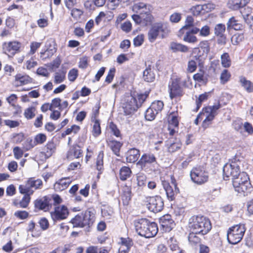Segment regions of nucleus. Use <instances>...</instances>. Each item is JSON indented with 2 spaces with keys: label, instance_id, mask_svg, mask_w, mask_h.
I'll use <instances>...</instances> for the list:
<instances>
[{
  "label": "nucleus",
  "instance_id": "obj_16",
  "mask_svg": "<svg viewBox=\"0 0 253 253\" xmlns=\"http://www.w3.org/2000/svg\"><path fill=\"white\" fill-rule=\"evenodd\" d=\"M50 201V199L49 197L44 196L42 198L37 199L35 201V207L39 210L46 211L49 210Z\"/></svg>",
  "mask_w": 253,
  "mask_h": 253
},
{
  "label": "nucleus",
  "instance_id": "obj_27",
  "mask_svg": "<svg viewBox=\"0 0 253 253\" xmlns=\"http://www.w3.org/2000/svg\"><path fill=\"white\" fill-rule=\"evenodd\" d=\"M83 217L85 225H89L94 220V213L93 210H88L83 213Z\"/></svg>",
  "mask_w": 253,
  "mask_h": 253
},
{
  "label": "nucleus",
  "instance_id": "obj_51",
  "mask_svg": "<svg viewBox=\"0 0 253 253\" xmlns=\"http://www.w3.org/2000/svg\"><path fill=\"white\" fill-rule=\"evenodd\" d=\"M157 113H156L154 110L152 109L150 107L145 112V117L147 120L152 121L153 120Z\"/></svg>",
  "mask_w": 253,
  "mask_h": 253
},
{
  "label": "nucleus",
  "instance_id": "obj_21",
  "mask_svg": "<svg viewBox=\"0 0 253 253\" xmlns=\"http://www.w3.org/2000/svg\"><path fill=\"white\" fill-rule=\"evenodd\" d=\"M199 22L194 23L193 18L191 16H187L185 25L180 29L179 33V36H181V34H184L185 30H189L190 28L193 27L194 26H199Z\"/></svg>",
  "mask_w": 253,
  "mask_h": 253
},
{
  "label": "nucleus",
  "instance_id": "obj_1",
  "mask_svg": "<svg viewBox=\"0 0 253 253\" xmlns=\"http://www.w3.org/2000/svg\"><path fill=\"white\" fill-rule=\"evenodd\" d=\"M188 226L190 231L199 233L201 235L207 234L211 228L209 219L202 215L192 216L189 219Z\"/></svg>",
  "mask_w": 253,
  "mask_h": 253
},
{
  "label": "nucleus",
  "instance_id": "obj_26",
  "mask_svg": "<svg viewBox=\"0 0 253 253\" xmlns=\"http://www.w3.org/2000/svg\"><path fill=\"white\" fill-rule=\"evenodd\" d=\"M82 155L81 148L78 145L73 146L68 155V158L70 159H78Z\"/></svg>",
  "mask_w": 253,
  "mask_h": 253
},
{
  "label": "nucleus",
  "instance_id": "obj_30",
  "mask_svg": "<svg viewBox=\"0 0 253 253\" xmlns=\"http://www.w3.org/2000/svg\"><path fill=\"white\" fill-rule=\"evenodd\" d=\"M199 233H196L193 231H190V233L188 236V241L192 246H195L201 242V238Z\"/></svg>",
  "mask_w": 253,
  "mask_h": 253
},
{
  "label": "nucleus",
  "instance_id": "obj_42",
  "mask_svg": "<svg viewBox=\"0 0 253 253\" xmlns=\"http://www.w3.org/2000/svg\"><path fill=\"white\" fill-rule=\"evenodd\" d=\"M131 171L130 169L127 167L122 168L120 170V179L122 180H126L130 176Z\"/></svg>",
  "mask_w": 253,
  "mask_h": 253
},
{
  "label": "nucleus",
  "instance_id": "obj_14",
  "mask_svg": "<svg viewBox=\"0 0 253 253\" xmlns=\"http://www.w3.org/2000/svg\"><path fill=\"white\" fill-rule=\"evenodd\" d=\"M162 185L166 191L168 198L170 201L173 200L174 199L175 195L179 192L177 186H175V187H173L166 181H163Z\"/></svg>",
  "mask_w": 253,
  "mask_h": 253
},
{
  "label": "nucleus",
  "instance_id": "obj_28",
  "mask_svg": "<svg viewBox=\"0 0 253 253\" xmlns=\"http://www.w3.org/2000/svg\"><path fill=\"white\" fill-rule=\"evenodd\" d=\"M131 189L130 187L125 186L123 189L122 199L124 205H127L131 199Z\"/></svg>",
  "mask_w": 253,
  "mask_h": 253
},
{
  "label": "nucleus",
  "instance_id": "obj_53",
  "mask_svg": "<svg viewBox=\"0 0 253 253\" xmlns=\"http://www.w3.org/2000/svg\"><path fill=\"white\" fill-rule=\"evenodd\" d=\"M65 78V74L64 73L57 72L55 74L54 83L59 84L63 82Z\"/></svg>",
  "mask_w": 253,
  "mask_h": 253
},
{
  "label": "nucleus",
  "instance_id": "obj_57",
  "mask_svg": "<svg viewBox=\"0 0 253 253\" xmlns=\"http://www.w3.org/2000/svg\"><path fill=\"white\" fill-rule=\"evenodd\" d=\"M199 46L202 49H203V52L205 53L206 56H207L208 53L210 51V46L208 41H203L200 42Z\"/></svg>",
  "mask_w": 253,
  "mask_h": 253
},
{
  "label": "nucleus",
  "instance_id": "obj_13",
  "mask_svg": "<svg viewBox=\"0 0 253 253\" xmlns=\"http://www.w3.org/2000/svg\"><path fill=\"white\" fill-rule=\"evenodd\" d=\"M169 96L171 99L181 96L182 94V91L179 85V82L178 80H173L171 84L169 86Z\"/></svg>",
  "mask_w": 253,
  "mask_h": 253
},
{
  "label": "nucleus",
  "instance_id": "obj_60",
  "mask_svg": "<svg viewBox=\"0 0 253 253\" xmlns=\"http://www.w3.org/2000/svg\"><path fill=\"white\" fill-rule=\"evenodd\" d=\"M35 228V223L33 221H31L28 224V226L27 227V231L32 233V235L33 237H38L40 236L41 233H37L34 234L33 232H34Z\"/></svg>",
  "mask_w": 253,
  "mask_h": 253
},
{
  "label": "nucleus",
  "instance_id": "obj_45",
  "mask_svg": "<svg viewBox=\"0 0 253 253\" xmlns=\"http://www.w3.org/2000/svg\"><path fill=\"white\" fill-rule=\"evenodd\" d=\"M150 107L158 114L162 110L164 107V103L160 100L155 101L152 103Z\"/></svg>",
  "mask_w": 253,
  "mask_h": 253
},
{
  "label": "nucleus",
  "instance_id": "obj_52",
  "mask_svg": "<svg viewBox=\"0 0 253 253\" xmlns=\"http://www.w3.org/2000/svg\"><path fill=\"white\" fill-rule=\"evenodd\" d=\"M230 74L227 70H224L221 74L220 80L222 84H225L230 79Z\"/></svg>",
  "mask_w": 253,
  "mask_h": 253
},
{
  "label": "nucleus",
  "instance_id": "obj_43",
  "mask_svg": "<svg viewBox=\"0 0 253 253\" xmlns=\"http://www.w3.org/2000/svg\"><path fill=\"white\" fill-rule=\"evenodd\" d=\"M109 145L114 154L117 156H119V152L122 147V144L119 141H112L109 143Z\"/></svg>",
  "mask_w": 253,
  "mask_h": 253
},
{
  "label": "nucleus",
  "instance_id": "obj_7",
  "mask_svg": "<svg viewBox=\"0 0 253 253\" xmlns=\"http://www.w3.org/2000/svg\"><path fill=\"white\" fill-rule=\"evenodd\" d=\"M240 162L232 161L230 164H226L223 168L224 179L228 180L229 177L235 178L241 173L239 169Z\"/></svg>",
  "mask_w": 253,
  "mask_h": 253
},
{
  "label": "nucleus",
  "instance_id": "obj_20",
  "mask_svg": "<svg viewBox=\"0 0 253 253\" xmlns=\"http://www.w3.org/2000/svg\"><path fill=\"white\" fill-rule=\"evenodd\" d=\"M119 253H126L133 245V242L129 238H121Z\"/></svg>",
  "mask_w": 253,
  "mask_h": 253
},
{
  "label": "nucleus",
  "instance_id": "obj_48",
  "mask_svg": "<svg viewBox=\"0 0 253 253\" xmlns=\"http://www.w3.org/2000/svg\"><path fill=\"white\" fill-rule=\"evenodd\" d=\"M221 107V105L219 101H217L213 106H210L205 107L206 110H208L210 113L215 116L217 115V110Z\"/></svg>",
  "mask_w": 253,
  "mask_h": 253
},
{
  "label": "nucleus",
  "instance_id": "obj_29",
  "mask_svg": "<svg viewBox=\"0 0 253 253\" xmlns=\"http://www.w3.org/2000/svg\"><path fill=\"white\" fill-rule=\"evenodd\" d=\"M15 80L17 85H22L30 83L31 79L27 75L18 74L15 76Z\"/></svg>",
  "mask_w": 253,
  "mask_h": 253
},
{
  "label": "nucleus",
  "instance_id": "obj_19",
  "mask_svg": "<svg viewBox=\"0 0 253 253\" xmlns=\"http://www.w3.org/2000/svg\"><path fill=\"white\" fill-rule=\"evenodd\" d=\"M20 47V43L16 42H12L8 43H4L3 48L4 52L8 54L11 53L14 54Z\"/></svg>",
  "mask_w": 253,
  "mask_h": 253
},
{
  "label": "nucleus",
  "instance_id": "obj_8",
  "mask_svg": "<svg viewBox=\"0 0 253 253\" xmlns=\"http://www.w3.org/2000/svg\"><path fill=\"white\" fill-rule=\"evenodd\" d=\"M190 176L192 180L198 184H202L208 181V173L201 168H194L191 171Z\"/></svg>",
  "mask_w": 253,
  "mask_h": 253
},
{
  "label": "nucleus",
  "instance_id": "obj_24",
  "mask_svg": "<svg viewBox=\"0 0 253 253\" xmlns=\"http://www.w3.org/2000/svg\"><path fill=\"white\" fill-rule=\"evenodd\" d=\"M139 156V150L135 148L130 149L126 154V159L128 163H134L138 160Z\"/></svg>",
  "mask_w": 253,
  "mask_h": 253
},
{
  "label": "nucleus",
  "instance_id": "obj_63",
  "mask_svg": "<svg viewBox=\"0 0 253 253\" xmlns=\"http://www.w3.org/2000/svg\"><path fill=\"white\" fill-rule=\"evenodd\" d=\"M181 19V14L175 12L172 14L169 17V20L172 23H178Z\"/></svg>",
  "mask_w": 253,
  "mask_h": 253
},
{
  "label": "nucleus",
  "instance_id": "obj_15",
  "mask_svg": "<svg viewBox=\"0 0 253 253\" xmlns=\"http://www.w3.org/2000/svg\"><path fill=\"white\" fill-rule=\"evenodd\" d=\"M215 116V115L211 114V113H210L208 110H206L205 108H204L202 112L199 114V118H202V120L204 119L202 126L204 128L208 127L211 124V122Z\"/></svg>",
  "mask_w": 253,
  "mask_h": 253
},
{
  "label": "nucleus",
  "instance_id": "obj_31",
  "mask_svg": "<svg viewBox=\"0 0 253 253\" xmlns=\"http://www.w3.org/2000/svg\"><path fill=\"white\" fill-rule=\"evenodd\" d=\"M170 48L174 52L181 51L187 52L189 50V48L187 46L175 42H172L170 43Z\"/></svg>",
  "mask_w": 253,
  "mask_h": 253
},
{
  "label": "nucleus",
  "instance_id": "obj_55",
  "mask_svg": "<svg viewBox=\"0 0 253 253\" xmlns=\"http://www.w3.org/2000/svg\"><path fill=\"white\" fill-rule=\"evenodd\" d=\"M14 216L20 219H25L29 216V213L25 211H18L14 212Z\"/></svg>",
  "mask_w": 253,
  "mask_h": 253
},
{
  "label": "nucleus",
  "instance_id": "obj_38",
  "mask_svg": "<svg viewBox=\"0 0 253 253\" xmlns=\"http://www.w3.org/2000/svg\"><path fill=\"white\" fill-rule=\"evenodd\" d=\"M141 14L142 16V26H147L152 22L153 17L150 12V9Z\"/></svg>",
  "mask_w": 253,
  "mask_h": 253
},
{
  "label": "nucleus",
  "instance_id": "obj_9",
  "mask_svg": "<svg viewBox=\"0 0 253 253\" xmlns=\"http://www.w3.org/2000/svg\"><path fill=\"white\" fill-rule=\"evenodd\" d=\"M147 206L151 211L158 212L161 211L163 208L164 203L161 198L159 196L151 197L147 198Z\"/></svg>",
  "mask_w": 253,
  "mask_h": 253
},
{
  "label": "nucleus",
  "instance_id": "obj_40",
  "mask_svg": "<svg viewBox=\"0 0 253 253\" xmlns=\"http://www.w3.org/2000/svg\"><path fill=\"white\" fill-rule=\"evenodd\" d=\"M44 149L45 156L49 157L55 152V145L53 142H49L44 146Z\"/></svg>",
  "mask_w": 253,
  "mask_h": 253
},
{
  "label": "nucleus",
  "instance_id": "obj_64",
  "mask_svg": "<svg viewBox=\"0 0 253 253\" xmlns=\"http://www.w3.org/2000/svg\"><path fill=\"white\" fill-rule=\"evenodd\" d=\"M46 139V136L44 134L39 133L36 135L35 137V141L38 144H42Z\"/></svg>",
  "mask_w": 253,
  "mask_h": 253
},
{
  "label": "nucleus",
  "instance_id": "obj_54",
  "mask_svg": "<svg viewBox=\"0 0 253 253\" xmlns=\"http://www.w3.org/2000/svg\"><path fill=\"white\" fill-rule=\"evenodd\" d=\"M210 34V28L208 25L203 26L200 29L199 35L201 37H206L209 36Z\"/></svg>",
  "mask_w": 253,
  "mask_h": 253
},
{
  "label": "nucleus",
  "instance_id": "obj_5",
  "mask_svg": "<svg viewBox=\"0 0 253 253\" xmlns=\"http://www.w3.org/2000/svg\"><path fill=\"white\" fill-rule=\"evenodd\" d=\"M246 231L244 224H239L230 227L227 232V239L230 244H236L242 239Z\"/></svg>",
  "mask_w": 253,
  "mask_h": 253
},
{
  "label": "nucleus",
  "instance_id": "obj_34",
  "mask_svg": "<svg viewBox=\"0 0 253 253\" xmlns=\"http://www.w3.org/2000/svg\"><path fill=\"white\" fill-rule=\"evenodd\" d=\"M227 26L228 29H234L235 30H240L242 29L243 26L239 23L234 17L230 18L227 23Z\"/></svg>",
  "mask_w": 253,
  "mask_h": 253
},
{
  "label": "nucleus",
  "instance_id": "obj_23",
  "mask_svg": "<svg viewBox=\"0 0 253 253\" xmlns=\"http://www.w3.org/2000/svg\"><path fill=\"white\" fill-rule=\"evenodd\" d=\"M71 182L72 180L69 177L62 178L55 183L54 188L56 190L62 191L66 189Z\"/></svg>",
  "mask_w": 253,
  "mask_h": 253
},
{
  "label": "nucleus",
  "instance_id": "obj_61",
  "mask_svg": "<svg viewBox=\"0 0 253 253\" xmlns=\"http://www.w3.org/2000/svg\"><path fill=\"white\" fill-rule=\"evenodd\" d=\"M197 68V62L195 60L192 59L188 63L187 70L188 72L192 73Z\"/></svg>",
  "mask_w": 253,
  "mask_h": 253
},
{
  "label": "nucleus",
  "instance_id": "obj_18",
  "mask_svg": "<svg viewBox=\"0 0 253 253\" xmlns=\"http://www.w3.org/2000/svg\"><path fill=\"white\" fill-rule=\"evenodd\" d=\"M155 76L154 67L151 65L146 66L143 73V80L148 83L153 82L155 80Z\"/></svg>",
  "mask_w": 253,
  "mask_h": 253
},
{
  "label": "nucleus",
  "instance_id": "obj_37",
  "mask_svg": "<svg viewBox=\"0 0 253 253\" xmlns=\"http://www.w3.org/2000/svg\"><path fill=\"white\" fill-rule=\"evenodd\" d=\"M249 2V0H232L229 4L230 7L234 10L245 6Z\"/></svg>",
  "mask_w": 253,
  "mask_h": 253
},
{
  "label": "nucleus",
  "instance_id": "obj_25",
  "mask_svg": "<svg viewBox=\"0 0 253 253\" xmlns=\"http://www.w3.org/2000/svg\"><path fill=\"white\" fill-rule=\"evenodd\" d=\"M149 9V5L143 2L134 3L132 6V10L136 13L141 14L147 11Z\"/></svg>",
  "mask_w": 253,
  "mask_h": 253
},
{
  "label": "nucleus",
  "instance_id": "obj_3",
  "mask_svg": "<svg viewBox=\"0 0 253 253\" xmlns=\"http://www.w3.org/2000/svg\"><path fill=\"white\" fill-rule=\"evenodd\" d=\"M170 32L169 24L165 22L155 23L152 26L148 33L149 41L153 42L160 36L161 39L167 37Z\"/></svg>",
  "mask_w": 253,
  "mask_h": 253
},
{
  "label": "nucleus",
  "instance_id": "obj_32",
  "mask_svg": "<svg viewBox=\"0 0 253 253\" xmlns=\"http://www.w3.org/2000/svg\"><path fill=\"white\" fill-rule=\"evenodd\" d=\"M19 192L21 194L24 195H28L30 196L34 193V189H32L30 185L28 184L27 181L23 184L20 185L18 187Z\"/></svg>",
  "mask_w": 253,
  "mask_h": 253
},
{
  "label": "nucleus",
  "instance_id": "obj_10",
  "mask_svg": "<svg viewBox=\"0 0 253 253\" xmlns=\"http://www.w3.org/2000/svg\"><path fill=\"white\" fill-rule=\"evenodd\" d=\"M50 214L54 221L60 220L66 218L69 211L66 207L62 206L56 207L54 211L51 212Z\"/></svg>",
  "mask_w": 253,
  "mask_h": 253
},
{
  "label": "nucleus",
  "instance_id": "obj_41",
  "mask_svg": "<svg viewBox=\"0 0 253 253\" xmlns=\"http://www.w3.org/2000/svg\"><path fill=\"white\" fill-rule=\"evenodd\" d=\"M240 82L244 88L249 92L253 91V84L250 81L247 80L245 78H240Z\"/></svg>",
  "mask_w": 253,
  "mask_h": 253
},
{
  "label": "nucleus",
  "instance_id": "obj_22",
  "mask_svg": "<svg viewBox=\"0 0 253 253\" xmlns=\"http://www.w3.org/2000/svg\"><path fill=\"white\" fill-rule=\"evenodd\" d=\"M182 144L179 139L175 138L169 140L167 144L168 151L170 153H173L181 148Z\"/></svg>",
  "mask_w": 253,
  "mask_h": 253
},
{
  "label": "nucleus",
  "instance_id": "obj_2",
  "mask_svg": "<svg viewBox=\"0 0 253 253\" xmlns=\"http://www.w3.org/2000/svg\"><path fill=\"white\" fill-rule=\"evenodd\" d=\"M135 228L137 233L145 238L154 237L158 233V228L155 222H152L145 218H141L135 221Z\"/></svg>",
  "mask_w": 253,
  "mask_h": 253
},
{
  "label": "nucleus",
  "instance_id": "obj_36",
  "mask_svg": "<svg viewBox=\"0 0 253 253\" xmlns=\"http://www.w3.org/2000/svg\"><path fill=\"white\" fill-rule=\"evenodd\" d=\"M28 184L34 191L39 189L42 185V182L40 179H35L34 177L29 178L27 180Z\"/></svg>",
  "mask_w": 253,
  "mask_h": 253
},
{
  "label": "nucleus",
  "instance_id": "obj_39",
  "mask_svg": "<svg viewBox=\"0 0 253 253\" xmlns=\"http://www.w3.org/2000/svg\"><path fill=\"white\" fill-rule=\"evenodd\" d=\"M252 8L249 7L244 8L241 11V13L245 20V21L249 25L250 22H249L250 19L253 20V17L251 16L252 13Z\"/></svg>",
  "mask_w": 253,
  "mask_h": 253
},
{
  "label": "nucleus",
  "instance_id": "obj_58",
  "mask_svg": "<svg viewBox=\"0 0 253 253\" xmlns=\"http://www.w3.org/2000/svg\"><path fill=\"white\" fill-rule=\"evenodd\" d=\"M203 5H197L192 7L191 8V11L194 15H198L202 13H203Z\"/></svg>",
  "mask_w": 253,
  "mask_h": 253
},
{
  "label": "nucleus",
  "instance_id": "obj_17",
  "mask_svg": "<svg viewBox=\"0 0 253 253\" xmlns=\"http://www.w3.org/2000/svg\"><path fill=\"white\" fill-rule=\"evenodd\" d=\"M160 222L166 232L170 231L174 225V221L169 214L165 215L161 217Z\"/></svg>",
  "mask_w": 253,
  "mask_h": 253
},
{
  "label": "nucleus",
  "instance_id": "obj_35",
  "mask_svg": "<svg viewBox=\"0 0 253 253\" xmlns=\"http://www.w3.org/2000/svg\"><path fill=\"white\" fill-rule=\"evenodd\" d=\"M71 222L74 227H83L85 226L83 213L77 215L74 218L71 220Z\"/></svg>",
  "mask_w": 253,
  "mask_h": 253
},
{
  "label": "nucleus",
  "instance_id": "obj_4",
  "mask_svg": "<svg viewBox=\"0 0 253 253\" xmlns=\"http://www.w3.org/2000/svg\"><path fill=\"white\" fill-rule=\"evenodd\" d=\"M147 97L145 94L138 95L136 97L131 95H128L125 99V102L123 104L124 111L126 114H129L136 110Z\"/></svg>",
  "mask_w": 253,
  "mask_h": 253
},
{
  "label": "nucleus",
  "instance_id": "obj_56",
  "mask_svg": "<svg viewBox=\"0 0 253 253\" xmlns=\"http://www.w3.org/2000/svg\"><path fill=\"white\" fill-rule=\"evenodd\" d=\"M208 98V94L207 93H205L204 94H202L200 95L198 99L196 100V111H197L198 109L200 108V107L201 106L202 103L206 100Z\"/></svg>",
  "mask_w": 253,
  "mask_h": 253
},
{
  "label": "nucleus",
  "instance_id": "obj_47",
  "mask_svg": "<svg viewBox=\"0 0 253 253\" xmlns=\"http://www.w3.org/2000/svg\"><path fill=\"white\" fill-rule=\"evenodd\" d=\"M103 157L104 154L102 151H100L97 156L96 165L97 170L101 171L103 168Z\"/></svg>",
  "mask_w": 253,
  "mask_h": 253
},
{
  "label": "nucleus",
  "instance_id": "obj_62",
  "mask_svg": "<svg viewBox=\"0 0 253 253\" xmlns=\"http://www.w3.org/2000/svg\"><path fill=\"white\" fill-rule=\"evenodd\" d=\"M78 76V70L76 69H71L68 73V79L71 82H74Z\"/></svg>",
  "mask_w": 253,
  "mask_h": 253
},
{
  "label": "nucleus",
  "instance_id": "obj_50",
  "mask_svg": "<svg viewBox=\"0 0 253 253\" xmlns=\"http://www.w3.org/2000/svg\"><path fill=\"white\" fill-rule=\"evenodd\" d=\"M36 108L34 107H31L26 109L24 111V116L27 119H31L35 116Z\"/></svg>",
  "mask_w": 253,
  "mask_h": 253
},
{
  "label": "nucleus",
  "instance_id": "obj_11",
  "mask_svg": "<svg viewBox=\"0 0 253 253\" xmlns=\"http://www.w3.org/2000/svg\"><path fill=\"white\" fill-rule=\"evenodd\" d=\"M168 129L170 135H173L177 129L179 121L177 112H171L168 116Z\"/></svg>",
  "mask_w": 253,
  "mask_h": 253
},
{
  "label": "nucleus",
  "instance_id": "obj_59",
  "mask_svg": "<svg viewBox=\"0 0 253 253\" xmlns=\"http://www.w3.org/2000/svg\"><path fill=\"white\" fill-rule=\"evenodd\" d=\"M93 135L96 137L101 133V128L100 124L98 121H96L93 126L92 130Z\"/></svg>",
  "mask_w": 253,
  "mask_h": 253
},
{
  "label": "nucleus",
  "instance_id": "obj_33",
  "mask_svg": "<svg viewBox=\"0 0 253 253\" xmlns=\"http://www.w3.org/2000/svg\"><path fill=\"white\" fill-rule=\"evenodd\" d=\"M225 32V26L222 24H218L214 27V34L217 36H219L223 40L225 43V37L224 34Z\"/></svg>",
  "mask_w": 253,
  "mask_h": 253
},
{
  "label": "nucleus",
  "instance_id": "obj_46",
  "mask_svg": "<svg viewBox=\"0 0 253 253\" xmlns=\"http://www.w3.org/2000/svg\"><path fill=\"white\" fill-rule=\"evenodd\" d=\"M221 64L224 68H228L231 65V59L227 53H224L221 56Z\"/></svg>",
  "mask_w": 253,
  "mask_h": 253
},
{
  "label": "nucleus",
  "instance_id": "obj_44",
  "mask_svg": "<svg viewBox=\"0 0 253 253\" xmlns=\"http://www.w3.org/2000/svg\"><path fill=\"white\" fill-rule=\"evenodd\" d=\"M183 40L185 42L191 43H195L198 42L197 37L188 31L186 32L183 37Z\"/></svg>",
  "mask_w": 253,
  "mask_h": 253
},
{
  "label": "nucleus",
  "instance_id": "obj_12",
  "mask_svg": "<svg viewBox=\"0 0 253 253\" xmlns=\"http://www.w3.org/2000/svg\"><path fill=\"white\" fill-rule=\"evenodd\" d=\"M156 158L154 155L151 153H145L142 155L140 160L137 162V165L142 168L149 166L150 165L155 163Z\"/></svg>",
  "mask_w": 253,
  "mask_h": 253
},
{
  "label": "nucleus",
  "instance_id": "obj_6",
  "mask_svg": "<svg viewBox=\"0 0 253 253\" xmlns=\"http://www.w3.org/2000/svg\"><path fill=\"white\" fill-rule=\"evenodd\" d=\"M233 186L238 193H245L251 188L249 178L245 172H242L239 176L233 178Z\"/></svg>",
  "mask_w": 253,
  "mask_h": 253
},
{
  "label": "nucleus",
  "instance_id": "obj_49",
  "mask_svg": "<svg viewBox=\"0 0 253 253\" xmlns=\"http://www.w3.org/2000/svg\"><path fill=\"white\" fill-rule=\"evenodd\" d=\"M31 197L28 195H25L21 200L18 202L19 207L21 208H26L30 202Z\"/></svg>",
  "mask_w": 253,
  "mask_h": 253
}]
</instances>
